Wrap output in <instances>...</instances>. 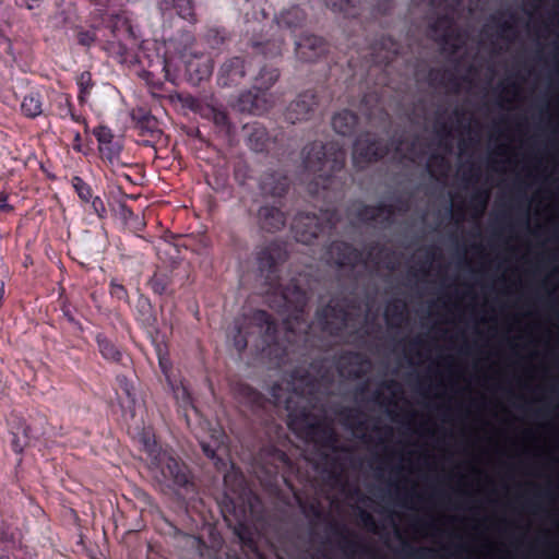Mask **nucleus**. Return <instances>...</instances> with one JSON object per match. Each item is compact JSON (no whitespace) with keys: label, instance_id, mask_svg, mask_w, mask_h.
Instances as JSON below:
<instances>
[{"label":"nucleus","instance_id":"1","mask_svg":"<svg viewBox=\"0 0 559 559\" xmlns=\"http://www.w3.org/2000/svg\"><path fill=\"white\" fill-rule=\"evenodd\" d=\"M259 275L264 284L274 292L269 297V305L281 313H288L283 322L282 332L276 320L265 310H254L247 318L246 331L238 328L234 337L235 347L243 352L249 343L248 334L257 333L260 337L258 348L275 366L288 364L295 354L297 344L306 341L309 325L306 320V308L312 296V281L308 274H298L286 285L280 284L281 266L288 259L283 242L272 240L257 251Z\"/></svg>","mask_w":559,"mask_h":559},{"label":"nucleus","instance_id":"2","mask_svg":"<svg viewBox=\"0 0 559 559\" xmlns=\"http://www.w3.org/2000/svg\"><path fill=\"white\" fill-rule=\"evenodd\" d=\"M346 152L336 142L314 141L302 150V164L305 169L314 176L310 191H343L346 183L345 176Z\"/></svg>","mask_w":559,"mask_h":559},{"label":"nucleus","instance_id":"3","mask_svg":"<svg viewBox=\"0 0 559 559\" xmlns=\"http://www.w3.org/2000/svg\"><path fill=\"white\" fill-rule=\"evenodd\" d=\"M141 450L146 454L148 468L154 478L168 488L193 486L187 465L170 449H164L151 430L144 429L139 438Z\"/></svg>","mask_w":559,"mask_h":559},{"label":"nucleus","instance_id":"4","mask_svg":"<svg viewBox=\"0 0 559 559\" xmlns=\"http://www.w3.org/2000/svg\"><path fill=\"white\" fill-rule=\"evenodd\" d=\"M194 43V36L190 31H185L179 39L170 38L163 55H157L155 60L150 61L148 70L143 72V79L153 91H163L164 82L158 75L174 85L178 80L182 68H185L186 50Z\"/></svg>","mask_w":559,"mask_h":559},{"label":"nucleus","instance_id":"5","mask_svg":"<svg viewBox=\"0 0 559 559\" xmlns=\"http://www.w3.org/2000/svg\"><path fill=\"white\" fill-rule=\"evenodd\" d=\"M393 254V251L378 242L370 243L367 248L366 254L353 245L342 240L332 241L325 250V257L329 263L338 267L350 269L365 262V260L379 262L381 260L391 259Z\"/></svg>","mask_w":559,"mask_h":559},{"label":"nucleus","instance_id":"6","mask_svg":"<svg viewBox=\"0 0 559 559\" xmlns=\"http://www.w3.org/2000/svg\"><path fill=\"white\" fill-rule=\"evenodd\" d=\"M336 227L335 213L321 211L320 214L300 212L293 221L292 231L296 241L312 245L329 237Z\"/></svg>","mask_w":559,"mask_h":559},{"label":"nucleus","instance_id":"7","mask_svg":"<svg viewBox=\"0 0 559 559\" xmlns=\"http://www.w3.org/2000/svg\"><path fill=\"white\" fill-rule=\"evenodd\" d=\"M354 308L356 306L347 298L337 301L332 300L317 309L316 319L324 333L337 337L350 325L353 314L349 310Z\"/></svg>","mask_w":559,"mask_h":559},{"label":"nucleus","instance_id":"8","mask_svg":"<svg viewBox=\"0 0 559 559\" xmlns=\"http://www.w3.org/2000/svg\"><path fill=\"white\" fill-rule=\"evenodd\" d=\"M388 153L389 148L380 138L365 132L359 134L354 142L353 160L357 167L364 168L368 164L382 159Z\"/></svg>","mask_w":559,"mask_h":559},{"label":"nucleus","instance_id":"9","mask_svg":"<svg viewBox=\"0 0 559 559\" xmlns=\"http://www.w3.org/2000/svg\"><path fill=\"white\" fill-rule=\"evenodd\" d=\"M288 426L292 430H301L308 436L322 435L328 445L336 441L334 430L314 420L312 413L307 407L289 411Z\"/></svg>","mask_w":559,"mask_h":559},{"label":"nucleus","instance_id":"10","mask_svg":"<svg viewBox=\"0 0 559 559\" xmlns=\"http://www.w3.org/2000/svg\"><path fill=\"white\" fill-rule=\"evenodd\" d=\"M319 110V96L313 90H307L297 95L286 108L285 118L290 123L308 121L316 117Z\"/></svg>","mask_w":559,"mask_h":559},{"label":"nucleus","instance_id":"11","mask_svg":"<svg viewBox=\"0 0 559 559\" xmlns=\"http://www.w3.org/2000/svg\"><path fill=\"white\" fill-rule=\"evenodd\" d=\"M93 25L92 29H85V28H78L76 29V41L80 46L85 48H91L96 39V32L95 29L105 26V27H116L121 21L120 16L109 13L105 8H95L94 11L91 13Z\"/></svg>","mask_w":559,"mask_h":559},{"label":"nucleus","instance_id":"12","mask_svg":"<svg viewBox=\"0 0 559 559\" xmlns=\"http://www.w3.org/2000/svg\"><path fill=\"white\" fill-rule=\"evenodd\" d=\"M330 49L329 43L314 34H302L295 40V55L301 62H316Z\"/></svg>","mask_w":559,"mask_h":559},{"label":"nucleus","instance_id":"13","mask_svg":"<svg viewBox=\"0 0 559 559\" xmlns=\"http://www.w3.org/2000/svg\"><path fill=\"white\" fill-rule=\"evenodd\" d=\"M290 187L288 176L282 170H265L259 180V189L264 197L283 199Z\"/></svg>","mask_w":559,"mask_h":559},{"label":"nucleus","instance_id":"14","mask_svg":"<svg viewBox=\"0 0 559 559\" xmlns=\"http://www.w3.org/2000/svg\"><path fill=\"white\" fill-rule=\"evenodd\" d=\"M247 74V66L241 57L227 59L219 68L217 84L222 87L237 86Z\"/></svg>","mask_w":559,"mask_h":559},{"label":"nucleus","instance_id":"15","mask_svg":"<svg viewBox=\"0 0 559 559\" xmlns=\"http://www.w3.org/2000/svg\"><path fill=\"white\" fill-rule=\"evenodd\" d=\"M401 45L391 36H381L370 49L371 62L376 66H389L400 53Z\"/></svg>","mask_w":559,"mask_h":559},{"label":"nucleus","instance_id":"16","mask_svg":"<svg viewBox=\"0 0 559 559\" xmlns=\"http://www.w3.org/2000/svg\"><path fill=\"white\" fill-rule=\"evenodd\" d=\"M257 219L260 228L266 233H275L286 225V215L281 206L261 205L258 210Z\"/></svg>","mask_w":559,"mask_h":559},{"label":"nucleus","instance_id":"17","mask_svg":"<svg viewBox=\"0 0 559 559\" xmlns=\"http://www.w3.org/2000/svg\"><path fill=\"white\" fill-rule=\"evenodd\" d=\"M308 14L298 4H292L284 8L275 15L274 22L276 26L282 29H288L290 33H295L297 29L304 27L307 22Z\"/></svg>","mask_w":559,"mask_h":559},{"label":"nucleus","instance_id":"18","mask_svg":"<svg viewBox=\"0 0 559 559\" xmlns=\"http://www.w3.org/2000/svg\"><path fill=\"white\" fill-rule=\"evenodd\" d=\"M369 364L368 359L359 352H343L337 359V369L341 373H347L353 379H360L365 374L362 367Z\"/></svg>","mask_w":559,"mask_h":559},{"label":"nucleus","instance_id":"19","mask_svg":"<svg viewBox=\"0 0 559 559\" xmlns=\"http://www.w3.org/2000/svg\"><path fill=\"white\" fill-rule=\"evenodd\" d=\"M246 143L250 150L257 153H263L269 150L271 136L266 128L258 122L247 123L243 127Z\"/></svg>","mask_w":559,"mask_h":559},{"label":"nucleus","instance_id":"20","mask_svg":"<svg viewBox=\"0 0 559 559\" xmlns=\"http://www.w3.org/2000/svg\"><path fill=\"white\" fill-rule=\"evenodd\" d=\"M356 217L364 223L376 222L382 218L383 223L391 224L394 217V206L385 203L376 205L361 204L356 212Z\"/></svg>","mask_w":559,"mask_h":559},{"label":"nucleus","instance_id":"21","mask_svg":"<svg viewBox=\"0 0 559 559\" xmlns=\"http://www.w3.org/2000/svg\"><path fill=\"white\" fill-rule=\"evenodd\" d=\"M427 82L432 87H445L452 93H457L461 87V80L456 73L445 68H430Z\"/></svg>","mask_w":559,"mask_h":559},{"label":"nucleus","instance_id":"22","mask_svg":"<svg viewBox=\"0 0 559 559\" xmlns=\"http://www.w3.org/2000/svg\"><path fill=\"white\" fill-rule=\"evenodd\" d=\"M330 530L333 535L340 538V546L344 552L350 555L357 554L358 551L365 554L373 552L371 548L352 538L354 533H352L346 525L333 523L331 524Z\"/></svg>","mask_w":559,"mask_h":559},{"label":"nucleus","instance_id":"23","mask_svg":"<svg viewBox=\"0 0 559 559\" xmlns=\"http://www.w3.org/2000/svg\"><path fill=\"white\" fill-rule=\"evenodd\" d=\"M157 4L163 14L175 10L179 17L190 24L198 22L193 0H158Z\"/></svg>","mask_w":559,"mask_h":559},{"label":"nucleus","instance_id":"24","mask_svg":"<svg viewBox=\"0 0 559 559\" xmlns=\"http://www.w3.org/2000/svg\"><path fill=\"white\" fill-rule=\"evenodd\" d=\"M185 70L189 76V81L198 84L210 78L213 72V63L210 58L194 57L185 62Z\"/></svg>","mask_w":559,"mask_h":559},{"label":"nucleus","instance_id":"25","mask_svg":"<svg viewBox=\"0 0 559 559\" xmlns=\"http://www.w3.org/2000/svg\"><path fill=\"white\" fill-rule=\"evenodd\" d=\"M114 34V39L108 40L105 45V50L108 52L110 57H112L119 63H128L132 62L134 59L133 48L130 47L127 43L122 41L118 38L116 31L118 29V25L116 27H110Z\"/></svg>","mask_w":559,"mask_h":559},{"label":"nucleus","instance_id":"26","mask_svg":"<svg viewBox=\"0 0 559 559\" xmlns=\"http://www.w3.org/2000/svg\"><path fill=\"white\" fill-rule=\"evenodd\" d=\"M358 116L348 109L336 112L332 118L333 130L343 136H350L358 126Z\"/></svg>","mask_w":559,"mask_h":559},{"label":"nucleus","instance_id":"27","mask_svg":"<svg viewBox=\"0 0 559 559\" xmlns=\"http://www.w3.org/2000/svg\"><path fill=\"white\" fill-rule=\"evenodd\" d=\"M264 100L265 93L263 91H259L257 85H254L253 90L246 91L239 95L238 105L242 111L255 115L264 108Z\"/></svg>","mask_w":559,"mask_h":559},{"label":"nucleus","instance_id":"28","mask_svg":"<svg viewBox=\"0 0 559 559\" xmlns=\"http://www.w3.org/2000/svg\"><path fill=\"white\" fill-rule=\"evenodd\" d=\"M207 111L206 116L213 121L217 133L230 140L235 134V126L231 123L228 114L216 107H209Z\"/></svg>","mask_w":559,"mask_h":559},{"label":"nucleus","instance_id":"29","mask_svg":"<svg viewBox=\"0 0 559 559\" xmlns=\"http://www.w3.org/2000/svg\"><path fill=\"white\" fill-rule=\"evenodd\" d=\"M384 320L390 329H399L406 320V302L402 299H393L386 304Z\"/></svg>","mask_w":559,"mask_h":559},{"label":"nucleus","instance_id":"30","mask_svg":"<svg viewBox=\"0 0 559 559\" xmlns=\"http://www.w3.org/2000/svg\"><path fill=\"white\" fill-rule=\"evenodd\" d=\"M44 98L39 92L31 91L21 103V112L24 117L35 119L44 114Z\"/></svg>","mask_w":559,"mask_h":559},{"label":"nucleus","instance_id":"31","mask_svg":"<svg viewBox=\"0 0 559 559\" xmlns=\"http://www.w3.org/2000/svg\"><path fill=\"white\" fill-rule=\"evenodd\" d=\"M95 342L97 344L99 354L105 360L116 364L121 362L122 352L104 333H97L95 335Z\"/></svg>","mask_w":559,"mask_h":559},{"label":"nucleus","instance_id":"32","mask_svg":"<svg viewBox=\"0 0 559 559\" xmlns=\"http://www.w3.org/2000/svg\"><path fill=\"white\" fill-rule=\"evenodd\" d=\"M324 5L333 13L344 17H357L360 13L358 0H322Z\"/></svg>","mask_w":559,"mask_h":559},{"label":"nucleus","instance_id":"33","mask_svg":"<svg viewBox=\"0 0 559 559\" xmlns=\"http://www.w3.org/2000/svg\"><path fill=\"white\" fill-rule=\"evenodd\" d=\"M452 15L442 13L430 24L429 28L435 33L439 41L447 44L451 37L453 27Z\"/></svg>","mask_w":559,"mask_h":559},{"label":"nucleus","instance_id":"34","mask_svg":"<svg viewBox=\"0 0 559 559\" xmlns=\"http://www.w3.org/2000/svg\"><path fill=\"white\" fill-rule=\"evenodd\" d=\"M173 284L171 274L167 271H156L147 282V286L155 295L162 296L169 293Z\"/></svg>","mask_w":559,"mask_h":559},{"label":"nucleus","instance_id":"35","mask_svg":"<svg viewBox=\"0 0 559 559\" xmlns=\"http://www.w3.org/2000/svg\"><path fill=\"white\" fill-rule=\"evenodd\" d=\"M168 386L170 388L174 397L176 399L177 403L181 408L187 411L188 408H192L195 411V407L192 403V396L188 388L183 384L182 381H177L176 379H173L171 382H167Z\"/></svg>","mask_w":559,"mask_h":559},{"label":"nucleus","instance_id":"36","mask_svg":"<svg viewBox=\"0 0 559 559\" xmlns=\"http://www.w3.org/2000/svg\"><path fill=\"white\" fill-rule=\"evenodd\" d=\"M98 151L103 160L107 162L111 167L123 166L120 162L122 146L117 141L110 144L98 145Z\"/></svg>","mask_w":559,"mask_h":559},{"label":"nucleus","instance_id":"37","mask_svg":"<svg viewBox=\"0 0 559 559\" xmlns=\"http://www.w3.org/2000/svg\"><path fill=\"white\" fill-rule=\"evenodd\" d=\"M415 5L427 4L442 13L452 15L460 8L462 0H412Z\"/></svg>","mask_w":559,"mask_h":559},{"label":"nucleus","instance_id":"38","mask_svg":"<svg viewBox=\"0 0 559 559\" xmlns=\"http://www.w3.org/2000/svg\"><path fill=\"white\" fill-rule=\"evenodd\" d=\"M136 310L139 313L138 320L143 326L153 328L156 324L157 319L148 298H140L136 305Z\"/></svg>","mask_w":559,"mask_h":559},{"label":"nucleus","instance_id":"39","mask_svg":"<svg viewBox=\"0 0 559 559\" xmlns=\"http://www.w3.org/2000/svg\"><path fill=\"white\" fill-rule=\"evenodd\" d=\"M280 71L276 68L262 67L255 78V85L259 91L264 93L270 90L278 80Z\"/></svg>","mask_w":559,"mask_h":559},{"label":"nucleus","instance_id":"40","mask_svg":"<svg viewBox=\"0 0 559 559\" xmlns=\"http://www.w3.org/2000/svg\"><path fill=\"white\" fill-rule=\"evenodd\" d=\"M342 423L352 428L353 430H365L366 424L362 420H359L360 416L362 415L361 411L358 408H352V407H344L338 413Z\"/></svg>","mask_w":559,"mask_h":559},{"label":"nucleus","instance_id":"41","mask_svg":"<svg viewBox=\"0 0 559 559\" xmlns=\"http://www.w3.org/2000/svg\"><path fill=\"white\" fill-rule=\"evenodd\" d=\"M427 169L431 176L437 174L441 177H445L450 169V164L445 156L441 154H432L427 162Z\"/></svg>","mask_w":559,"mask_h":559},{"label":"nucleus","instance_id":"42","mask_svg":"<svg viewBox=\"0 0 559 559\" xmlns=\"http://www.w3.org/2000/svg\"><path fill=\"white\" fill-rule=\"evenodd\" d=\"M76 84L79 87L78 100L80 104H84L94 87L92 73L90 71H83L76 78Z\"/></svg>","mask_w":559,"mask_h":559},{"label":"nucleus","instance_id":"43","mask_svg":"<svg viewBox=\"0 0 559 559\" xmlns=\"http://www.w3.org/2000/svg\"><path fill=\"white\" fill-rule=\"evenodd\" d=\"M489 200V192L487 190L475 191L469 200V206L475 211V216L483 215Z\"/></svg>","mask_w":559,"mask_h":559},{"label":"nucleus","instance_id":"44","mask_svg":"<svg viewBox=\"0 0 559 559\" xmlns=\"http://www.w3.org/2000/svg\"><path fill=\"white\" fill-rule=\"evenodd\" d=\"M72 186L78 193L81 201L88 203L93 197L92 188L81 177L74 176L72 178Z\"/></svg>","mask_w":559,"mask_h":559},{"label":"nucleus","instance_id":"45","mask_svg":"<svg viewBox=\"0 0 559 559\" xmlns=\"http://www.w3.org/2000/svg\"><path fill=\"white\" fill-rule=\"evenodd\" d=\"M403 552L406 559H429L433 550L430 548H414L406 544L403 547Z\"/></svg>","mask_w":559,"mask_h":559},{"label":"nucleus","instance_id":"46","mask_svg":"<svg viewBox=\"0 0 559 559\" xmlns=\"http://www.w3.org/2000/svg\"><path fill=\"white\" fill-rule=\"evenodd\" d=\"M58 115L60 118H67L73 110L72 98L69 94H60L57 99Z\"/></svg>","mask_w":559,"mask_h":559},{"label":"nucleus","instance_id":"47","mask_svg":"<svg viewBox=\"0 0 559 559\" xmlns=\"http://www.w3.org/2000/svg\"><path fill=\"white\" fill-rule=\"evenodd\" d=\"M93 134L96 138L98 145L110 144L115 140L112 130L104 124H99L93 129Z\"/></svg>","mask_w":559,"mask_h":559},{"label":"nucleus","instance_id":"48","mask_svg":"<svg viewBox=\"0 0 559 559\" xmlns=\"http://www.w3.org/2000/svg\"><path fill=\"white\" fill-rule=\"evenodd\" d=\"M239 394L251 404H261L262 394L249 384H241L239 386Z\"/></svg>","mask_w":559,"mask_h":559},{"label":"nucleus","instance_id":"49","mask_svg":"<svg viewBox=\"0 0 559 559\" xmlns=\"http://www.w3.org/2000/svg\"><path fill=\"white\" fill-rule=\"evenodd\" d=\"M226 35L227 33L224 28L211 27L206 32V39L215 48L225 41Z\"/></svg>","mask_w":559,"mask_h":559},{"label":"nucleus","instance_id":"50","mask_svg":"<svg viewBox=\"0 0 559 559\" xmlns=\"http://www.w3.org/2000/svg\"><path fill=\"white\" fill-rule=\"evenodd\" d=\"M156 119L151 116L150 114H144L139 120H138V128H140L144 133H150L153 135V133L156 131Z\"/></svg>","mask_w":559,"mask_h":559},{"label":"nucleus","instance_id":"51","mask_svg":"<svg viewBox=\"0 0 559 559\" xmlns=\"http://www.w3.org/2000/svg\"><path fill=\"white\" fill-rule=\"evenodd\" d=\"M158 365L165 377L166 382H171L173 364L168 358L167 354H162L160 352H158Z\"/></svg>","mask_w":559,"mask_h":559},{"label":"nucleus","instance_id":"52","mask_svg":"<svg viewBox=\"0 0 559 559\" xmlns=\"http://www.w3.org/2000/svg\"><path fill=\"white\" fill-rule=\"evenodd\" d=\"M491 20L497 23V27L499 29L498 36L500 38L509 39V36H508L509 34H512V35L515 34L514 25L510 21H500L496 16H492Z\"/></svg>","mask_w":559,"mask_h":559},{"label":"nucleus","instance_id":"53","mask_svg":"<svg viewBox=\"0 0 559 559\" xmlns=\"http://www.w3.org/2000/svg\"><path fill=\"white\" fill-rule=\"evenodd\" d=\"M235 534L239 537L242 545L248 546L249 548L255 547V543L251 536V533L243 524H239V526L235 530Z\"/></svg>","mask_w":559,"mask_h":559},{"label":"nucleus","instance_id":"54","mask_svg":"<svg viewBox=\"0 0 559 559\" xmlns=\"http://www.w3.org/2000/svg\"><path fill=\"white\" fill-rule=\"evenodd\" d=\"M12 439H11V449L16 454H22L24 451V448L27 444V433L24 430V436L21 438L16 432H11Z\"/></svg>","mask_w":559,"mask_h":559},{"label":"nucleus","instance_id":"55","mask_svg":"<svg viewBox=\"0 0 559 559\" xmlns=\"http://www.w3.org/2000/svg\"><path fill=\"white\" fill-rule=\"evenodd\" d=\"M15 543V533L11 530V527L5 523H0V544H14Z\"/></svg>","mask_w":559,"mask_h":559},{"label":"nucleus","instance_id":"56","mask_svg":"<svg viewBox=\"0 0 559 559\" xmlns=\"http://www.w3.org/2000/svg\"><path fill=\"white\" fill-rule=\"evenodd\" d=\"M90 202L93 213L99 218H104L107 215L105 203L100 197H92Z\"/></svg>","mask_w":559,"mask_h":559},{"label":"nucleus","instance_id":"57","mask_svg":"<svg viewBox=\"0 0 559 559\" xmlns=\"http://www.w3.org/2000/svg\"><path fill=\"white\" fill-rule=\"evenodd\" d=\"M109 293L112 297L119 300H124L128 298V292L126 287L122 284H118L114 281L110 282Z\"/></svg>","mask_w":559,"mask_h":559},{"label":"nucleus","instance_id":"58","mask_svg":"<svg viewBox=\"0 0 559 559\" xmlns=\"http://www.w3.org/2000/svg\"><path fill=\"white\" fill-rule=\"evenodd\" d=\"M391 205L394 206V215L396 213L406 214L411 207L409 200L401 195L396 197Z\"/></svg>","mask_w":559,"mask_h":559},{"label":"nucleus","instance_id":"59","mask_svg":"<svg viewBox=\"0 0 559 559\" xmlns=\"http://www.w3.org/2000/svg\"><path fill=\"white\" fill-rule=\"evenodd\" d=\"M358 516H359L360 523L367 530H369V531H374L376 530V520H374V518H373V515L371 513H369L366 510H360Z\"/></svg>","mask_w":559,"mask_h":559},{"label":"nucleus","instance_id":"60","mask_svg":"<svg viewBox=\"0 0 559 559\" xmlns=\"http://www.w3.org/2000/svg\"><path fill=\"white\" fill-rule=\"evenodd\" d=\"M437 134L441 138V140H447L451 136V129L447 123H440L437 129ZM440 145H443L447 151L451 150V145L448 142H440Z\"/></svg>","mask_w":559,"mask_h":559},{"label":"nucleus","instance_id":"61","mask_svg":"<svg viewBox=\"0 0 559 559\" xmlns=\"http://www.w3.org/2000/svg\"><path fill=\"white\" fill-rule=\"evenodd\" d=\"M269 453H270V454H271V455H272L276 461H278L280 463H282L283 465H288V464H290V460H289L288 455H287L284 451H282V450H280V449H277V448H275V447H271V448L269 449Z\"/></svg>","mask_w":559,"mask_h":559},{"label":"nucleus","instance_id":"62","mask_svg":"<svg viewBox=\"0 0 559 559\" xmlns=\"http://www.w3.org/2000/svg\"><path fill=\"white\" fill-rule=\"evenodd\" d=\"M201 448L206 457L213 461L218 460L216 447H213L207 442H201Z\"/></svg>","mask_w":559,"mask_h":559},{"label":"nucleus","instance_id":"63","mask_svg":"<svg viewBox=\"0 0 559 559\" xmlns=\"http://www.w3.org/2000/svg\"><path fill=\"white\" fill-rule=\"evenodd\" d=\"M9 194L5 192H0V213H11L13 212V205L8 203Z\"/></svg>","mask_w":559,"mask_h":559},{"label":"nucleus","instance_id":"64","mask_svg":"<svg viewBox=\"0 0 559 559\" xmlns=\"http://www.w3.org/2000/svg\"><path fill=\"white\" fill-rule=\"evenodd\" d=\"M44 0H15V3L21 8L33 10L39 8Z\"/></svg>","mask_w":559,"mask_h":559}]
</instances>
